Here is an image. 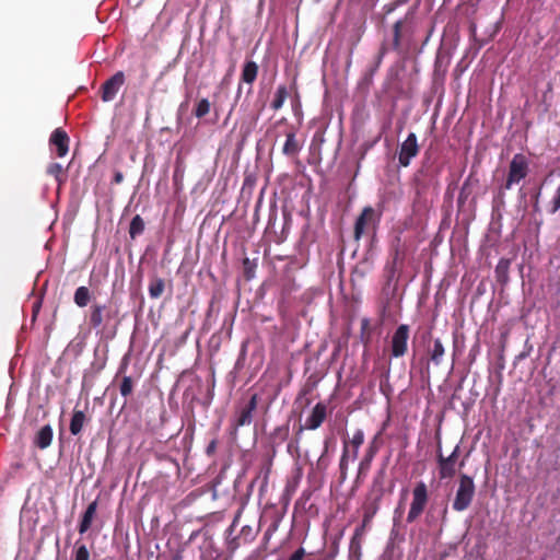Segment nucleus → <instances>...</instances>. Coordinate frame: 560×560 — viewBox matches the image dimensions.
Returning a JSON list of instances; mask_svg holds the SVG:
<instances>
[{
	"label": "nucleus",
	"mask_w": 560,
	"mask_h": 560,
	"mask_svg": "<svg viewBox=\"0 0 560 560\" xmlns=\"http://www.w3.org/2000/svg\"><path fill=\"white\" fill-rule=\"evenodd\" d=\"M382 211H377L371 206L364 207L355 219L354 229H353V237L358 242L362 235L364 234L366 229L373 230V235L371 238V245L376 238V229L381 222Z\"/></svg>",
	"instance_id": "obj_1"
},
{
	"label": "nucleus",
	"mask_w": 560,
	"mask_h": 560,
	"mask_svg": "<svg viewBox=\"0 0 560 560\" xmlns=\"http://www.w3.org/2000/svg\"><path fill=\"white\" fill-rule=\"evenodd\" d=\"M476 487L472 477L462 474L459 476L458 487L455 493V499L452 503V508L456 512H463L467 510L475 497Z\"/></svg>",
	"instance_id": "obj_2"
},
{
	"label": "nucleus",
	"mask_w": 560,
	"mask_h": 560,
	"mask_svg": "<svg viewBox=\"0 0 560 560\" xmlns=\"http://www.w3.org/2000/svg\"><path fill=\"white\" fill-rule=\"evenodd\" d=\"M429 501L428 487L423 481H418L412 489V501L407 514V523L412 524L424 512Z\"/></svg>",
	"instance_id": "obj_3"
},
{
	"label": "nucleus",
	"mask_w": 560,
	"mask_h": 560,
	"mask_svg": "<svg viewBox=\"0 0 560 560\" xmlns=\"http://www.w3.org/2000/svg\"><path fill=\"white\" fill-rule=\"evenodd\" d=\"M413 15L412 11L409 10L404 19H399L396 21L393 25V38L390 43L384 40L378 49L377 55L375 56L377 58V62L382 63L384 57L389 50H394L398 54H401V31L404 24L408 21L409 18Z\"/></svg>",
	"instance_id": "obj_4"
},
{
	"label": "nucleus",
	"mask_w": 560,
	"mask_h": 560,
	"mask_svg": "<svg viewBox=\"0 0 560 560\" xmlns=\"http://www.w3.org/2000/svg\"><path fill=\"white\" fill-rule=\"evenodd\" d=\"M410 335V327L407 324H400L394 330L390 342V358L398 359L404 357L408 351V340Z\"/></svg>",
	"instance_id": "obj_5"
},
{
	"label": "nucleus",
	"mask_w": 560,
	"mask_h": 560,
	"mask_svg": "<svg viewBox=\"0 0 560 560\" xmlns=\"http://www.w3.org/2000/svg\"><path fill=\"white\" fill-rule=\"evenodd\" d=\"M460 446L457 444L448 456H444L439 444L436 453V463L439 468V477L441 480L451 479L456 474V464L459 456Z\"/></svg>",
	"instance_id": "obj_6"
},
{
	"label": "nucleus",
	"mask_w": 560,
	"mask_h": 560,
	"mask_svg": "<svg viewBox=\"0 0 560 560\" xmlns=\"http://www.w3.org/2000/svg\"><path fill=\"white\" fill-rule=\"evenodd\" d=\"M420 147L415 132H410L405 141L399 145L398 163L401 167H408L411 160L418 155Z\"/></svg>",
	"instance_id": "obj_7"
},
{
	"label": "nucleus",
	"mask_w": 560,
	"mask_h": 560,
	"mask_svg": "<svg viewBox=\"0 0 560 560\" xmlns=\"http://www.w3.org/2000/svg\"><path fill=\"white\" fill-rule=\"evenodd\" d=\"M529 173V161L522 154L516 153L509 164L508 176L512 177L515 182L521 183Z\"/></svg>",
	"instance_id": "obj_8"
},
{
	"label": "nucleus",
	"mask_w": 560,
	"mask_h": 560,
	"mask_svg": "<svg viewBox=\"0 0 560 560\" xmlns=\"http://www.w3.org/2000/svg\"><path fill=\"white\" fill-rule=\"evenodd\" d=\"M125 83V73L122 71H117L115 74H113L108 80H106L101 90H102V101L103 102H110L113 101L119 89Z\"/></svg>",
	"instance_id": "obj_9"
},
{
	"label": "nucleus",
	"mask_w": 560,
	"mask_h": 560,
	"mask_svg": "<svg viewBox=\"0 0 560 560\" xmlns=\"http://www.w3.org/2000/svg\"><path fill=\"white\" fill-rule=\"evenodd\" d=\"M378 435L380 434H376L373 438V440L370 442V444L365 451V454L359 464V471H358L359 476H361V475L365 476L371 468V464H372L376 453L380 450Z\"/></svg>",
	"instance_id": "obj_10"
},
{
	"label": "nucleus",
	"mask_w": 560,
	"mask_h": 560,
	"mask_svg": "<svg viewBox=\"0 0 560 560\" xmlns=\"http://www.w3.org/2000/svg\"><path fill=\"white\" fill-rule=\"evenodd\" d=\"M50 145L56 147L57 155L65 156L69 151V137L61 128H56L49 138Z\"/></svg>",
	"instance_id": "obj_11"
},
{
	"label": "nucleus",
	"mask_w": 560,
	"mask_h": 560,
	"mask_svg": "<svg viewBox=\"0 0 560 560\" xmlns=\"http://www.w3.org/2000/svg\"><path fill=\"white\" fill-rule=\"evenodd\" d=\"M395 525H396V518H394V527L390 530L389 539L387 541V545H386V548L384 551V557L387 560H399L402 557V549L395 544V540L399 536V533L395 528Z\"/></svg>",
	"instance_id": "obj_12"
},
{
	"label": "nucleus",
	"mask_w": 560,
	"mask_h": 560,
	"mask_svg": "<svg viewBox=\"0 0 560 560\" xmlns=\"http://www.w3.org/2000/svg\"><path fill=\"white\" fill-rule=\"evenodd\" d=\"M388 460H389V457H386L383 460L380 469L376 471V474L373 478L372 490H373V492H375L377 494L376 500H381L385 492V478H386V469H387Z\"/></svg>",
	"instance_id": "obj_13"
},
{
	"label": "nucleus",
	"mask_w": 560,
	"mask_h": 560,
	"mask_svg": "<svg viewBox=\"0 0 560 560\" xmlns=\"http://www.w3.org/2000/svg\"><path fill=\"white\" fill-rule=\"evenodd\" d=\"M326 418V406L323 402H317L312 409L311 415L307 417L305 428L308 430H316L322 425Z\"/></svg>",
	"instance_id": "obj_14"
},
{
	"label": "nucleus",
	"mask_w": 560,
	"mask_h": 560,
	"mask_svg": "<svg viewBox=\"0 0 560 560\" xmlns=\"http://www.w3.org/2000/svg\"><path fill=\"white\" fill-rule=\"evenodd\" d=\"M54 431L50 424L42 427L34 436V445L40 450L47 448L52 441Z\"/></svg>",
	"instance_id": "obj_15"
},
{
	"label": "nucleus",
	"mask_w": 560,
	"mask_h": 560,
	"mask_svg": "<svg viewBox=\"0 0 560 560\" xmlns=\"http://www.w3.org/2000/svg\"><path fill=\"white\" fill-rule=\"evenodd\" d=\"M302 150V145L296 139V135L294 131H289L285 135V142L282 147V154L288 158L296 156Z\"/></svg>",
	"instance_id": "obj_16"
},
{
	"label": "nucleus",
	"mask_w": 560,
	"mask_h": 560,
	"mask_svg": "<svg viewBox=\"0 0 560 560\" xmlns=\"http://www.w3.org/2000/svg\"><path fill=\"white\" fill-rule=\"evenodd\" d=\"M96 510H97V500H94L91 503H89V505L86 506L85 511L82 514V517L79 523V533L80 534H84L90 529L93 518L95 516Z\"/></svg>",
	"instance_id": "obj_17"
},
{
	"label": "nucleus",
	"mask_w": 560,
	"mask_h": 560,
	"mask_svg": "<svg viewBox=\"0 0 560 560\" xmlns=\"http://www.w3.org/2000/svg\"><path fill=\"white\" fill-rule=\"evenodd\" d=\"M335 445H336L335 438L328 436L325 439L323 453L320 454V456L316 463L317 470L324 471L328 468V466L330 465V462H331V458L329 457L328 453H329L330 447L331 446L335 447Z\"/></svg>",
	"instance_id": "obj_18"
},
{
	"label": "nucleus",
	"mask_w": 560,
	"mask_h": 560,
	"mask_svg": "<svg viewBox=\"0 0 560 560\" xmlns=\"http://www.w3.org/2000/svg\"><path fill=\"white\" fill-rule=\"evenodd\" d=\"M400 268H401L400 266L387 262V265L385 267V278H386L385 290L390 289V288H392L393 292L396 290V284H397L398 278H399Z\"/></svg>",
	"instance_id": "obj_19"
},
{
	"label": "nucleus",
	"mask_w": 560,
	"mask_h": 560,
	"mask_svg": "<svg viewBox=\"0 0 560 560\" xmlns=\"http://www.w3.org/2000/svg\"><path fill=\"white\" fill-rule=\"evenodd\" d=\"M290 428L289 421L285 424L279 425L273 429L269 434V442L273 447L281 445L289 436Z\"/></svg>",
	"instance_id": "obj_20"
},
{
	"label": "nucleus",
	"mask_w": 560,
	"mask_h": 560,
	"mask_svg": "<svg viewBox=\"0 0 560 560\" xmlns=\"http://www.w3.org/2000/svg\"><path fill=\"white\" fill-rule=\"evenodd\" d=\"M257 74L258 65L253 60L245 61L242 69L241 81L247 84H253L257 78Z\"/></svg>",
	"instance_id": "obj_21"
},
{
	"label": "nucleus",
	"mask_w": 560,
	"mask_h": 560,
	"mask_svg": "<svg viewBox=\"0 0 560 560\" xmlns=\"http://www.w3.org/2000/svg\"><path fill=\"white\" fill-rule=\"evenodd\" d=\"M86 421V416L82 410H73L69 430L72 435H79L83 429V425Z\"/></svg>",
	"instance_id": "obj_22"
},
{
	"label": "nucleus",
	"mask_w": 560,
	"mask_h": 560,
	"mask_svg": "<svg viewBox=\"0 0 560 560\" xmlns=\"http://www.w3.org/2000/svg\"><path fill=\"white\" fill-rule=\"evenodd\" d=\"M105 304H93L91 306L90 325L92 328H98L104 322Z\"/></svg>",
	"instance_id": "obj_23"
},
{
	"label": "nucleus",
	"mask_w": 560,
	"mask_h": 560,
	"mask_svg": "<svg viewBox=\"0 0 560 560\" xmlns=\"http://www.w3.org/2000/svg\"><path fill=\"white\" fill-rule=\"evenodd\" d=\"M445 354V348L440 338L433 340V347L429 350L430 361L435 365H441L443 357Z\"/></svg>",
	"instance_id": "obj_24"
},
{
	"label": "nucleus",
	"mask_w": 560,
	"mask_h": 560,
	"mask_svg": "<svg viewBox=\"0 0 560 560\" xmlns=\"http://www.w3.org/2000/svg\"><path fill=\"white\" fill-rule=\"evenodd\" d=\"M510 259L501 258L495 266V278L497 281L501 284H505L509 281V269H510Z\"/></svg>",
	"instance_id": "obj_25"
},
{
	"label": "nucleus",
	"mask_w": 560,
	"mask_h": 560,
	"mask_svg": "<svg viewBox=\"0 0 560 560\" xmlns=\"http://www.w3.org/2000/svg\"><path fill=\"white\" fill-rule=\"evenodd\" d=\"M288 96H289V91H288L287 85H284V84L279 85L275 93V97L270 104L271 108L273 110H279L283 106Z\"/></svg>",
	"instance_id": "obj_26"
},
{
	"label": "nucleus",
	"mask_w": 560,
	"mask_h": 560,
	"mask_svg": "<svg viewBox=\"0 0 560 560\" xmlns=\"http://www.w3.org/2000/svg\"><path fill=\"white\" fill-rule=\"evenodd\" d=\"M165 289V281L162 278L154 277L149 284V295L151 299H159Z\"/></svg>",
	"instance_id": "obj_27"
},
{
	"label": "nucleus",
	"mask_w": 560,
	"mask_h": 560,
	"mask_svg": "<svg viewBox=\"0 0 560 560\" xmlns=\"http://www.w3.org/2000/svg\"><path fill=\"white\" fill-rule=\"evenodd\" d=\"M144 221L140 214H136L129 224V235L132 240L141 235L144 232Z\"/></svg>",
	"instance_id": "obj_28"
},
{
	"label": "nucleus",
	"mask_w": 560,
	"mask_h": 560,
	"mask_svg": "<svg viewBox=\"0 0 560 560\" xmlns=\"http://www.w3.org/2000/svg\"><path fill=\"white\" fill-rule=\"evenodd\" d=\"M90 299H91V294H90L89 288H86L84 285L77 288V290L74 292L73 301L79 307L86 306L88 303L90 302Z\"/></svg>",
	"instance_id": "obj_29"
},
{
	"label": "nucleus",
	"mask_w": 560,
	"mask_h": 560,
	"mask_svg": "<svg viewBox=\"0 0 560 560\" xmlns=\"http://www.w3.org/2000/svg\"><path fill=\"white\" fill-rule=\"evenodd\" d=\"M253 411L243 408L233 422L234 432H236L240 427L249 425L253 421Z\"/></svg>",
	"instance_id": "obj_30"
},
{
	"label": "nucleus",
	"mask_w": 560,
	"mask_h": 560,
	"mask_svg": "<svg viewBox=\"0 0 560 560\" xmlns=\"http://www.w3.org/2000/svg\"><path fill=\"white\" fill-rule=\"evenodd\" d=\"M348 463H349L348 443L345 442L342 454H341L340 462H339V471H340L341 481H345L347 479Z\"/></svg>",
	"instance_id": "obj_31"
},
{
	"label": "nucleus",
	"mask_w": 560,
	"mask_h": 560,
	"mask_svg": "<svg viewBox=\"0 0 560 560\" xmlns=\"http://www.w3.org/2000/svg\"><path fill=\"white\" fill-rule=\"evenodd\" d=\"M529 196V189L525 190L523 187L518 189L517 194V211L522 212V215H525V213L528 210V200L527 197Z\"/></svg>",
	"instance_id": "obj_32"
},
{
	"label": "nucleus",
	"mask_w": 560,
	"mask_h": 560,
	"mask_svg": "<svg viewBox=\"0 0 560 560\" xmlns=\"http://www.w3.org/2000/svg\"><path fill=\"white\" fill-rule=\"evenodd\" d=\"M541 189H542L541 186H534V187L529 188V198H530L529 201L532 203L534 213L540 212L539 199L541 196Z\"/></svg>",
	"instance_id": "obj_33"
},
{
	"label": "nucleus",
	"mask_w": 560,
	"mask_h": 560,
	"mask_svg": "<svg viewBox=\"0 0 560 560\" xmlns=\"http://www.w3.org/2000/svg\"><path fill=\"white\" fill-rule=\"evenodd\" d=\"M63 167L60 163H51L47 167V174L55 177L59 185L66 182V177L62 176Z\"/></svg>",
	"instance_id": "obj_34"
},
{
	"label": "nucleus",
	"mask_w": 560,
	"mask_h": 560,
	"mask_svg": "<svg viewBox=\"0 0 560 560\" xmlns=\"http://www.w3.org/2000/svg\"><path fill=\"white\" fill-rule=\"evenodd\" d=\"M211 104L208 98H201L195 106L192 114L197 118H202L210 112Z\"/></svg>",
	"instance_id": "obj_35"
},
{
	"label": "nucleus",
	"mask_w": 560,
	"mask_h": 560,
	"mask_svg": "<svg viewBox=\"0 0 560 560\" xmlns=\"http://www.w3.org/2000/svg\"><path fill=\"white\" fill-rule=\"evenodd\" d=\"M133 390V381L131 376H124L120 385H119V392L120 395L125 398H127L129 395H131Z\"/></svg>",
	"instance_id": "obj_36"
},
{
	"label": "nucleus",
	"mask_w": 560,
	"mask_h": 560,
	"mask_svg": "<svg viewBox=\"0 0 560 560\" xmlns=\"http://www.w3.org/2000/svg\"><path fill=\"white\" fill-rule=\"evenodd\" d=\"M364 442V433L361 429H358L353 436H352V440H351V445L353 446L354 448V456H353V459H357L358 457V452H359V448L360 446L363 444Z\"/></svg>",
	"instance_id": "obj_37"
},
{
	"label": "nucleus",
	"mask_w": 560,
	"mask_h": 560,
	"mask_svg": "<svg viewBox=\"0 0 560 560\" xmlns=\"http://www.w3.org/2000/svg\"><path fill=\"white\" fill-rule=\"evenodd\" d=\"M74 560H90V551L84 544L75 542Z\"/></svg>",
	"instance_id": "obj_38"
},
{
	"label": "nucleus",
	"mask_w": 560,
	"mask_h": 560,
	"mask_svg": "<svg viewBox=\"0 0 560 560\" xmlns=\"http://www.w3.org/2000/svg\"><path fill=\"white\" fill-rule=\"evenodd\" d=\"M399 242L400 240L397 238V244L393 247L392 261L389 262L401 267L405 259V254L399 248Z\"/></svg>",
	"instance_id": "obj_39"
},
{
	"label": "nucleus",
	"mask_w": 560,
	"mask_h": 560,
	"mask_svg": "<svg viewBox=\"0 0 560 560\" xmlns=\"http://www.w3.org/2000/svg\"><path fill=\"white\" fill-rule=\"evenodd\" d=\"M238 536L242 538L243 544H247L255 539L256 533L252 526L244 525L241 528Z\"/></svg>",
	"instance_id": "obj_40"
},
{
	"label": "nucleus",
	"mask_w": 560,
	"mask_h": 560,
	"mask_svg": "<svg viewBox=\"0 0 560 560\" xmlns=\"http://www.w3.org/2000/svg\"><path fill=\"white\" fill-rule=\"evenodd\" d=\"M369 269H370L369 261H368V259H364L354 267V269L352 271V276L355 278L362 279L365 277Z\"/></svg>",
	"instance_id": "obj_41"
},
{
	"label": "nucleus",
	"mask_w": 560,
	"mask_h": 560,
	"mask_svg": "<svg viewBox=\"0 0 560 560\" xmlns=\"http://www.w3.org/2000/svg\"><path fill=\"white\" fill-rule=\"evenodd\" d=\"M382 63H378L377 62V58L375 57V60H374V63L371 65L368 70L365 71L364 73V77H363V80L366 84H371L372 81H373V77L375 75V73L377 72L378 68L381 67Z\"/></svg>",
	"instance_id": "obj_42"
},
{
	"label": "nucleus",
	"mask_w": 560,
	"mask_h": 560,
	"mask_svg": "<svg viewBox=\"0 0 560 560\" xmlns=\"http://www.w3.org/2000/svg\"><path fill=\"white\" fill-rule=\"evenodd\" d=\"M469 178H467L462 188H460V191H459V195H458V198H457V205L459 208L464 207L468 196H469Z\"/></svg>",
	"instance_id": "obj_43"
},
{
	"label": "nucleus",
	"mask_w": 560,
	"mask_h": 560,
	"mask_svg": "<svg viewBox=\"0 0 560 560\" xmlns=\"http://www.w3.org/2000/svg\"><path fill=\"white\" fill-rule=\"evenodd\" d=\"M255 267H256V265L249 258H244V260H243V269H244L245 278L247 280H250V279L254 278V276H255Z\"/></svg>",
	"instance_id": "obj_44"
},
{
	"label": "nucleus",
	"mask_w": 560,
	"mask_h": 560,
	"mask_svg": "<svg viewBox=\"0 0 560 560\" xmlns=\"http://www.w3.org/2000/svg\"><path fill=\"white\" fill-rule=\"evenodd\" d=\"M188 106H189V102L187 98L179 104V106L177 108V113H176L177 125L182 124L183 116L187 113Z\"/></svg>",
	"instance_id": "obj_45"
},
{
	"label": "nucleus",
	"mask_w": 560,
	"mask_h": 560,
	"mask_svg": "<svg viewBox=\"0 0 560 560\" xmlns=\"http://www.w3.org/2000/svg\"><path fill=\"white\" fill-rule=\"evenodd\" d=\"M505 207V195L503 191H498L493 198V209L500 210Z\"/></svg>",
	"instance_id": "obj_46"
},
{
	"label": "nucleus",
	"mask_w": 560,
	"mask_h": 560,
	"mask_svg": "<svg viewBox=\"0 0 560 560\" xmlns=\"http://www.w3.org/2000/svg\"><path fill=\"white\" fill-rule=\"evenodd\" d=\"M560 209V185L558 186L556 194L551 200V208L549 212L551 214L556 213Z\"/></svg>",
	"instance_id": "obj_47"
},
{
	"label": "nucleus",
	"mask_w": 560,
	"mask_h": 560,
	"mask_svg": "<svg viewBox=\"0 0 560 560\" xmlns=\"http://www.w3.org/2000/svg\"><path fill=\"white\" fill-rule=\"evenodd\" d=\"M214 312L218 313L219 310H215V298L213 296L209 302V306H208L207 314H206L205 326L210 323V319L212 318V315Z\"/></svg>",
	"instance_id": "obj_48"
},
{
	"label": "nucleus",
	"mask_w": 560,
	"mask_h": 560,
	"mask_svg": "<svg viewBox=\"0 0 560 560\" xmlns=\"http://www.w3.org/2000/svg\"><path fill=\"white\" fill-rule=\"evenodd\" d=\"M242 542H243L242 538L237 535L236 537H232L231 539H229L226 541V546H228V549L233 552L237 548H240Z\"/></svg>",
	"instance_id": "obj_49"
},
{
	"label": "nucleus",
	"mask_w": 560,
	"mask_h": 560,
	"mask_svg": "<svg viewBox=\"0 0 560 560\" xmlns=\"http://www.w3.org/2000/svg\"><path fill=\"white\" fill-rule=\"evenodd\" d=\"M518 183L515 182L512 177L506 176L504 183L500 185L498 191H503V195H505V191L510 190L512 186Z\"/></svg>",
	"instance_id": "obj_50"
},
{
	"label": "nucleus",
	"mask_w": 560,
	"mask_h": 560,
	"mask_svg": "<svg viewBox=\"0 0 560 560\" xmlns=\"http://www.w3.org/2000/svg\"><path fill=\"white\" fill-rule=\"evenodd\" d=\"M257 405H258V395L257 394H253L248 401L246 402L245 407L246 409L250 410V411H255L256 408H257Z\"/></svg>",
	"instance_id": "obj_51"
},
{
	"label": "nucleus",
	"mask_w": 560,
	"mask_h": 560,
	"mask_svg": "<svg viewBox=\"0 0 560 560\" xmlns=\"http://www.w3.org/2000/svg\"><path fill=\"white\" fill-rule=\"evenodd\" d=\"M376 512H377V505H374L373 508L365 511L364 516H363L362 526H365L368 523H370Z\"/></svg>",
	"instance_id": "obj_52"
},
{
	"label": "nucleus",
	"mask_w": 560,
	"mask_h": 560,
	"mask_svg": "<svg viewBox=\"0 0 560 560\" xmlns=\"http://www.w3.org/2000/svg\"><path fill=\"white\" fill-rule=\"evenodd\" d=\"M236 523H237V517H235L233 520L232 524L226 528V530H225V541H228L232 537H235L234 536V530H235Z\"/></svg>",
	"instance_id": "obj_53"
},
{
	"label": "nucleus",
	"mask_w": 560,
	"mask_h": 560,
	"mask_svg": "<svg viewBox=\"0 0 560 560\" xmlns=\"http://www.w3.org/2000/svg\"><path fill=\"white\" fill-rule=\"evenodd\" d=\"M305 556V549L303 547L298 548L288 560H302Z\"/></svg>",
	"instance_id": "obj_54"
},
{
	"label": "nucleus",
	"mask_w": 560,
	"mask_h": 560,
	"mask_svg": "<svg viewBox=\"0 0 560 560\" xmlns=\"http://www.w3.org/2000/svg\"><path fill=\"white\" fill-rule=\"evenodd\" d=\"M217 450V441L212 440L206 447V454L212 456Z\"/></svg>",
	"instance_id": "obj_55"
},
{
	"label": "nucleus",
	"mask_w": 560,
	"mask_h": 560,
	"mask_svg": "<svg viewBox=\"0 0 560 560\" xmlns=\"http://www.w3.org/2000/svg\"><path fill=\"white\" fill-rule=\"evenodd\" d=\"M397 9L395 2H390L384 5V12L385 14H390Z\"/></svg>",
	"instance_id": "obj_56"
},
{
	"label": "nucleus",
	"mask_w": 560,
	"mask_h": 560,
	"mask_svg": "<svg viewBox=\"0 0 560 560\" xmlns=\"http://www.w3.org/2000/svg\"><path fill=\"white\" fill-rule=\"evenodd\" d=\"M370 327V320L369 318H362L361 320V335L363 336L364 332L369 329Z\"/></svg>",
	"instance_id": "obj_57"
},
{
	"label": "nucleus",
	"mask_w": 560,
	"mask_h": 560,
	"mask_svg": "<svg viewBox=\"0 0 560 560\" xmlns=\"http://www.w3.org/2000/svg\"><path fill=\"white\" fill-rule=\"evenodd\" d=\"M122 180H124V174H122L121 172H116V173L114 174L113 182H114L115 184H120V183H122Z\"/></svg>",
	"instance_id": "obj_58"
},
{
	"label": "nucleus",
	"mask_w": 560,
	"mask_h": 560,
	"mask_svg": "<svg viewBox=\"0 0 560 560\" xmlns=\"http://www.w3.org/2000/svg\"><path fill=\"white\" fill-rule=\"evenodd\" d=\"M212 398H213V393L211 390H209L207 394V397L205 398V400L202 402L203 406L208 407L211 404Z\"/></svg>",
	"instance_id": "obj_59"
},
{
	"label": "nucleus",
	"mask_w": 560,
	"mask_h": 560,
	"mask_svg": "<svg viewBox=\"0 0 560 560\" xmlns=\"http://www.w3.org/2000/svg\"><path fill=\"white\" fill-rule=\"evenodd\" d=\"M245 348H246V346H245V345H243L242 350H241V353H240V357H238L237 362H236V366H238L240 364H242V360L244 359L245 353H246V349H245Z\"/></svg>",
	"instance_id": "obj_60"
},
{
	"label": "nucleus",
	"mask_w": 560,
	"mask_h": 560,
	"mask_svg": "<svg viewBox=\"0 0 560 560\" xmlns=\"http://www.w3.org/2000/svg\"><path fill=\"white\" fill-rule=\"evenodd\" d=\"M114 314L110 311H105L104 313V319L109 320Z\"/></svg>",
	"instance_id": "obj_61"
},
{
	"label": "nucleus",
	"mask_w": 560,
	"mask_h": 560,
	"mask_svg": "<svg viewBox=\"0 0 560 560\" xmlns=\"http://www.w3.org/2000/svg\"><path fill=\"white\" fill-rule=\"evenodd\" d=\"M39 307H40V302H36L33 305L34 315H36V313L38 312Z\"/></svg>",
	"instance_id": "obj_62"
},
{
	"label": "nucleus",
	"mask_w": 560,
	"mask_h": 560,
	"mask_svg": "<svg viewBox=\"0 0 560 560\" xmlns=\"http://www.w3.org/2000/svg\"><path fill=\"white\" fill-rule=\"evenodd\" d=\"M394 2H395V4H396V7L398 8V7H400V5L405 4V3H407V2H408V0H394Z\"/></svg>",
	"instance_id": "obj_63"
},
{
	"label": "nucleus",
	"mask_w": 560,
	"mask_h": 560,
	"mask_svg": "<svg viewBox=\"0 0 560 560\" xmlns=\"http://www.w3.org/2000/svg\"><path fill=\"white\" fill-rule=\"evenodd\" d=\"M241 93H242V85L238 84V89H237V92H236V100L240 98Z\"/></svg>",
	"instance_id": "obj_64"
}]
</instances>
